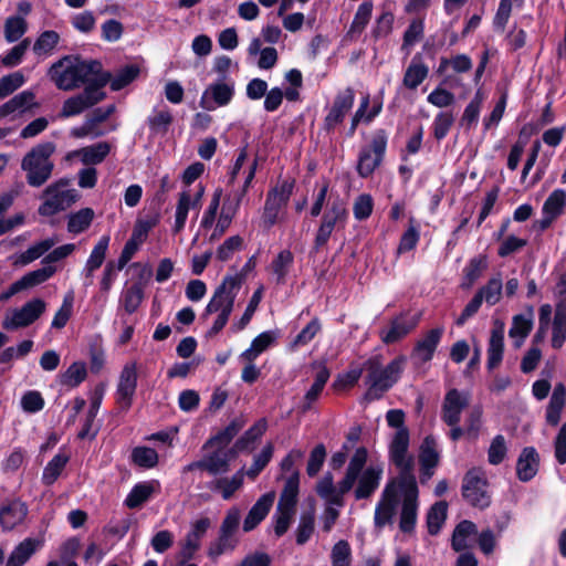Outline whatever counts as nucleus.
<instances>
[{"mask_svg":"<svg viewBox=\"0 0 566 566\" xmlns=\"http://www.w3.org/2000/svg\"><path fill=\"white\" fill-rule=\"evenodd\" d=\"M410 434L408 429L395 431L389 443V459L399 470L382 490L375 509V525L384 527L391 523L398 506L400 510L399 527L409 533L415 528L418 511V486L413 474L415 459L409 453Z\"/></svg>","mask_w":566,"mask_h":566,"instance_id":"obj_1","label":"nucleus"},{"mask_svg":"<svg viewBox=\"0 0 566 566\" xmlns=\"http://www.w3.org/2000/svg\"><path fill=\"white\" fill-rule=\"evenodd\" d=\"M48 77L61 91H74L82 85L105 86L109 76L103 72L99 62L65 55L48 70Z\"/></svg>","mask_w":566,"mask_h":566,"instance_id":"obj_2","label":"nucleus"},{"mask_svg":"<svg viewBox=\"0 0 566 566\" xmlns=\"http://www.w3.org/2000/svg\"><path fill=\"white\" fill-rule=\"evenodd\" d=\"M256 170V161H254L250 168V171L245 178L242 189L234 190L228 193L222 201V189L218 188L213 191L211 200L203 211L200 220V228L210 229L213 227L210 240H217L222 237L226 231L230 228L233 219L235 218L242 199L244 198Z\"/></svg>","mask_w":566,"mask_h":566,"instance_id":"obj_3","label":"nucleus"},{"mask_svg":"<svg viewBox=\"0 0 566 566\" xmlns=\"http://www.w3.org/2000/svg\"><path fill=\"white\" fill-rule=\"evenodd\" d=\"M242 282V274L227 275L213 292L202 314V318L211 314H217L212 326L208 331L209 336L217 335L227 325Z\"/></svg>","mask_w":566,"mask_h":566,"instance_id":"obj_4","label":"nucleus"},{"mask_svg":"<svg viewBox=\"0 0 566 566\" xmlns=\"http://www.w3.org/2000/svg\"><path fill=\"white\" fill-rule=\"evenodd\" d=\"M406 359L398 357L387 366L382 365L380 356L370 357L365 361L367 370L366 385L368 387L366 398L369 400L379 399L400 378Z\"/></svg>","mask_w":566,"mask_h":566,"instance_id":"obj_5","label":"nucleus"},{"mask_svg":"<svg viewBox=\"0 0 566 566\" xmlns=\"http://www.w3.org/2000/svg\"><path fill=\"white\" fill-rule=\"evenodd\" d=\"M54 150L55 145L46 142L36 145L23 157L21 168L31 187H41L50 179L54 168L51 160Z\"/></svg>","mask_w":566,"mask_h":566,"instance_id":"obj_6","label":"nucleus"},{"mask_svg":"<svg viewBox=\"0 0 566 566\" xmlns=\"http://www.w3.org/2000/svg\"><path fill=\"white\" fill-rule=\"evenodd\" d=\"M361 455L352 457L346 469L345 476L337 485L334 484L331 474L324 475L316 485L317 494L324 500L325 505L344 506V495L355 486L357 471L361 464Z\"/></svg>","mask_w":566,"mask_h":566,"instance_id":"obj_7","label":"nucleus"},{"mask_svg":"<svg viewBox=\"0 0 566 566\" xmlns=\"http://www.w3.org/2000/svg\"><path fill=\"white\" fill-rule=\"evenodd\" d=\"M361 455L363 461L357 471V478L355 479L354 496L356 500L369 499L380 485L384 475V465L381 463L367 462V450L365 448H358L352 457Z\"/></svg>","mask_w":566,"mask_h":566,"instance_id":"obj_8","label":"nucleus"},{"mask_svg":"<svg viewBox=\"0 0 566 566\" xmlns=\"http://www.w3.org/2000/svg\"><path fill=\"white\" fill-rule=\"evenodd\" d=\"M294 180L285 179L277 182L266 195L261 217L262 226L272 228L282 219V212L293 193Z\"/></svg>","mask_w":566,"mask_h":566,"instance_id":"obj_9","label":"nucleus"},{"mask_svg":"<svg viewBox=\"0 0 566 566\" xmlns=\"http://www.w3.org/2000/svg\"><path fill=\"white\" fill-rule=\"evenodd\" d=\"M66 180H60L51 184L42 193L43 202L39 207V213L44 217H51L60 211L67 209L77 200L75 189H70Z\"/></svg>","mask_w":566,"mask_h":566,"instance_id":"obj_10","label":"nucleus"},{"mask_svg":"<svg viewBox=\"0 0 566 566\" xmlns=\"http://www.w3.org/2000/svg\"><path fill=\"white\" fill-rule=\"evenodd\" d=\"M46 310L41 298H33L20 308L8 312L2 321V327L8 331L19 329L33 324Z\"/></svg>","mask_w":566,"mask_h":566,"instance_id":"obj_11","label":"nucleus"},{"mask_svg":"<svg viewBox=\"0 0 566 566\" xmlns=\"http://www.w3.org/2000/svg\"><path fill=\"white\" fill-rule=\"evenodd\" d=\"M387 147L385 130H377L368 147L361 149L358 158L357 170L361 177H368L379 166Z\"/></svg>","mask_w":566,"mask_h":566,"instance_id":"obj_12","label":"nucleus"},{"mask_svg":"<svg viewBox=\"0 0 566 566\" xmlns=\"http://www.w3.org/2000/svg\"><path fill=\"white\" fill-rule=\"evenodd\" d=\"M462 494L472 505L484 509L491 499L488 492L485 473L481 469L470 470L463 480Z\"/></svg>","mask_w":566,"mask_h":566,"instance_id":"obj_13","label":"nucleus"},{"mask_svg":"<svg viewBox=\"0 0 566 566\" xmlns=\"http://www.w3.org/2000/svg\"><path fill=\"white\" fill-rule=\"evenodd\" d=\"M235 93L233 80H218L209 84L200 98V106L206 111H214L218 107L229 105Z\"/></svg>","mask_w":566,"mask_h":566,"instance_id":"obj_14","label":"nucleus"},{"mask_svg":"<svg viewBox=\"0 0 566 566\" xmlns=\"http://www.w3.org/2000/svg\"><path fill=\"white\" fill-rule=\"evenodd\" d=\"M202 458L184 467L182 472L205 470L211 475L223 474L229 471L230 458L226 449L214 446L209 450L202 449Z\"/></svg>","mask_w":566,"mask_h":566,"instance_id":"obj_15","label":"nucleus"},{"mask_svg":"<svg viewBox=\"0 0 566 566\" xmlns=\"http://www.w3.org/2000/svg\"><path fill=\"white\" fill-rule=\"evenodd\" d=\"M104 86L87 85L84 91L64 101L60 116L72 117L97 104L105 97Z\"/></svg>","mask_w":566,"mask_h":566,"instance_id":"obj_16","label":"nucleus"},{"mask_svg":"<svg viewBox=\"0 0 566 566\" xmlns=\"http://www.w3.org/2000/svg\"><path fill=\"white\" fill-rule=\"evenodd\" d=\"M205 193V187L198 185L196 192L191 193L189 189L182 190L176 203L175 221L172 231L179 233L185 229L189 211L191 209H198L201 206V199Z\"/></svg>","mask_w":566,"mask_h":566,"instance_id":"obj_17","label":"nucleus"},{"mask_svg":"<svg viewBox=\"0 0 566 566\" xmlns=\"http://www.w3.org/2000/svg\"><path fill=\"white\" fill-rule=\"evenodd\" d=\"M138 366L136 361H128L124 365L117 381V402L124 409L132 406L137 388Z\"/></svg>","mask_w":566,"mask_h":566,"instance_id":"obj_18","label":"nucleus"},{"mask_svg":"<svg viewBox=\"0 0 566 566\" xmlns=\"http://www.w3.org/2000/svg\"><path fill=\"white\" fill-rule=\"evenodd\" d=\"M355 102V92L353 88L347 87L343 91H339L325 118H324V127L327 130L334 129L338 126L345 118L346 114L352 109Z\"/></svg>","mask_w":566,"mask_h":566,"instance_id":"obj_19","label":"nucleus"},{"mask_svg":"<svg viewBox=\"0 0 566 566\" xmlns=\"http://www.w3.org/2000/svg\"><path fill=\"white\" fill-rule=\"evenodd\" d=\"M210 525L211 522L208 517H202L191 523L190 530L185 538L180 541V557L182 562L193 558Z\"/></svg>","mask_w":566,"mask_h":566,"instance_id":"obj_20","label":"nucleus"},{"mask_svg":"<svg viewBox=\"0 0 566 566\" xmlns=\"http://www.w3.org/2000/svg\"><path fill=\"white\" fill-rule=\"evenodd\" d=\"M469 405V395L458 389H451L447 392L443 403L441 418L448 426H454L460 422L461 413Z\"/></svg>","mask_w":566,"mask_h":566,"instance_id":"obj_21","label":"nucleus"},{"mask_svg":"<svg viewBox=\"0 0 566 566\" xmlns=\"http://www.w3.org/2000/svg\"><path fill=\"white\" fill-rule=\"evenodd\" d=\"M566 205V192L562 189L554 190L543 205V216L534 222V228L539 231L546 230L552 222L563 213Z\"/></svg>","mask_w":566,"mask_h":566,"instance_id":"obj_22","label":"nucleus"},{"mask_svg":"<svg viewBox=\"0 0 566 566\" xmlns=\"http://www.w3.org/2000/svg\"><path fill=\"white\" fill-rule=\"evenodd\" d=\"M444 328L442 326L428 331L416 344L412 358L418 363H428L432 359L441 342Z\"/></svg>","mask_w":566,"mask_h":566,"instance_id":"obj_23","label":"nucleus"},{"mask_svg":"<svg viewBox=\"0 0 566 566\" xmlns=\"http://www.w3.org/2000/svg\"><path fill=\"white\" fill-rule=\"evenodd\" d=\"M417 325V319L406 315L395 317L388 327L380 331V338L386 344H392L403 338Z\"/></svg>","mask_w":566,"mask_h":566,"instance_id":"obj_24","label":"nucleus"},{"mask_svg":"<svg viewBox=\"0 0 566 566\" xmlns=\"http://www.w3.org/2000/svg\"><path fill=\"white\" fill-rule=\"evenodd\" d=\"M275 500V493L269 492L262 495L255 504L250 509L243 522V531L250 532L254 530L269 514Z\"/></svg>","mask_w":566,"mask_h":566,"instance_id":"obj_25","label":"nucleus"},{"mask_svg":"<svg viewBox=\"0 0 566 566\" xmlns=\"http://www.w3.org/2000/svg\"><path fill=\"white\" fill-rule=\"evenodd\" d=\"M160 490V483L157 480L144 481L135 484L128 495L126 496L124 504L128 509H138L146 503L155 493Z\"/></svg>","mask_w":566,"mask_h":566,"instance_id":"obj_26","label":"nucleus"},{"mask_svg":"<svg viewBox=\"0 0 566 566\" xmlns=\"http://www.w3.org/2000/svg\"><path fill=\"white\" fill-rule=\"evenodd\" d=\"M539 465V455L535 448L533 447H526L522 450L517 463H516V474L517 478L523 481L527 482L532 480L537 471Z\"/></svg>","mask_w":566,"mask_h":566,"instance_id":"obj_27","label":"nucleus"},{"mask_svg":"<svg viewBox=\"0 0 566 566\" xmlns=\"http://www.w3.org/2000/svg\"><path fill=\"white\" fill-rule=\"evenodd\" d=\"M243 481L244 473L240 470L230 478L224 476L213 479L207 484V488L212 492L220 493L221 497L228 501L242 488Z\"/></svg>","mask_w":566,"mask_h":566,"instance_id":"obj_28","label":"nucleus"},{"mask_svg":"<svg viewBox=\"0 0 566 566\" xmlns=\"http://www.w3.org/2000/svg\"><path fill=\"white\" fill-rule=\"evenodd\" d=\"M109 241L111 239L108 235H103L94 245L83 270L86 280L85 285L92 284L94 272L102 266L106 256Z\"/></svg>","mask_w":566,"mask_h":566,"instance_id":"obj_29","label":"nucleus"},{"mask_svg":"<svg viewBox=\"0 0 566 566\" xmlns=\"http://www.w3.org/2000/svg\"><path fill=\"white\" fill-rule=\"evenodd\" d=\"M38 107L35 94L30 91H23L0 106V117L14 113H24L31 108Z\"/></svg>","mask_w":566,"mask_h":566,"instance_id":"obj_30","label":"nucleus"},{"mask_svg":"<svg viewBox=\"0 0 566 566\" xmlns=\"http://www.w3.org/2000/svg\"><path fill=\"white\" fill-rule=\"evenodd\" d=\"M504 352V324L500 323L496 325L490 336L488 346V368H496L502 359Z\"/></svg>","mask_w":566,"mask_h":566,"instance_id":"obj_31","label":"nucleus"},{"mask_svg":"<svg viewBox=\"0 0 566 566\" xmlns=\"http://www.w3.org/2000/svg\"><path fill=\"white\" fill-rule=\"evenodd\" d=\"M171 111L166 105L155 106L147 118V124L153 136H164L172 123Z\"/></svg>","mask_w":566,"mask_h":566,"instance_id":"obj_32","label":"nucleus"},{"mask_svg":"<svg viewBox=\"0 0 566 566\" xmlns=\"http://www.w3.org/2000/svg\"><path fill=\"white\" fill-rule=\"evenodd\" d=\"M566 405V389L563 384L555 387L546 409V422L556 427L562 419V413Z\"/></svg>","mask_w":566,"mask_h":566,"instance_id":"obj_33","label":"nucleus"},{"mask_svg":"<svg viewBox=\"0 0 566 566\" xmlns=\"http://www.w3.org/2000/svg\"><path fill=\"white\" fill-rule=\"evenodd\" d=\"M429 67L422 62L419 55L412 57L403 75V86L416 90L428 76Z\"/></svg>","mask_w":566,"mask_h":566,"instance_id":"obj_34","label":"nucleus"},{"mask_svg":"<svg viewBox=\"0 0 566 566\" xmlns=\"http://www.w3.org/2000/svg\"><path fill=\"white\" fill-rule=\"evenodd\" d=\"M346 220L347 209L345 202L337 198L327 207L321 224L334 231L336 228H344Z\"/></svg>","mask_w":566,"mask_h":566,"instance_id":"obj_35","label":"nucleus"},{"mask_svg":"<svg viewBox=\"0 0 566 566\" xmlns=\"http://www.w3.org/2000/svg\"><path fill=\"white\" fill-rule=\"evenodd\" d=\"M28 509L20 501H12L0 510V523L4 530H12L27 516Z\"/></svg>","mask_w":566,"mask_h":566,"instance_id":"obj_36","label":"nucleus"},{"mask_svg":"<svg viewBox=\"0 0 566 566\" xmlns=\"http://www.w3.org/2000/svg\"><path fill=\"white\" fill-rule=\"evenodd\" d=\"M533 326L532 311L528 314H517L512 319L509 336L513 339L514 346L520 348L528 336Z\"/></svg>","mask_w":566,"mask_h":566,"instance_id":"obj_37","label":"nucleus"},{"mask_svg":"<svg viewBox=\"0 0 566 566\" xmlns=\"http://www.w3.org/2000/svg\"><path fill=\"white\" fill-rule=\"evenodd\" d=\"M57 239L55 238H48L40 242H36L35 244L31 245L28 250L20 253L14 258L13 263L15 265H28L31 262L38 260L43 254H45L48 251H50L56 243Z\"/></svg>","mask_w":566,"mask_h":566,"instance_id":"obj_38","label":"nucleus"},{"mask_svg":"<svg viewBox=\"0 0 566 566\" xmlns=\"http://www.w3.org/2000/svg\"><path fill=\"white\" fill-rule=\"evenodd\" d=\"M109 153V145L107 143H97L92 146L81 148L72 151L69 157L78 156L85 165H96L104 160Z\"/></svg>","mask_w":566,"mask_h":566,"instance_id":"obj_39","label":"nucleus"},{"mask_svg":"<svg viewBox=\"0 0 566 566\" xmlns=\"http://www.w3.org/2000/svg\"><path fill=\"white\" fill-rule=\"evenodd\" d=\"M476 534V526L471 521H462L457 525L452 535V547L457 552L471 546L472 537Z\"/></svg>","mask_w":566,"mask_h":566,"instance_id":"obj_40","label":"nucleus"},{"mask_svg":"<svg viewBox=\"0 0 566 566\" xmlns=\"http://www.w3.org/2000/svg\"><path fill=\"white\" fill-rule=\"evenodd\" d=\"M275 336L272 332L261 333L252 340L251 346L240 355V359L244 363H253L272 345Z\"/></svg>","mask_w":566,"mask_h":566,"instance_id":"obj_41","label":"nucleus"},{"mask_svg":"<svg viewBox=\"0 0 566 566\" xmlns=\"http://www.w3.org/2000/svg\"><path fill=\"white\" fill-rule=\"evenodd\" d=\"M331 373L326 366H321L319 370L315 375V379L311 388L304 396V402L302 406L303 411H307L312 408V405L321 396L326 382L328 381Z\"/></svg>","mask_w":566,"mask_h":566,"instance_id":"obj_42","label":"nucleus"},{"mask_svg":"<svg viewBox=\"0 0 566 566\" xmlns=\"http://www.w3.org/2000/svg\"><path fill=\"white\" fill-rule=\"evenodd\" d=\"M294 263V255L290 250H282L271 262V271L277 284H284Z\"/></svg>","mask_w":566,"mask_h":566,"instance_id":"obj_43","label":"nucleus"},{"mask_svg":"<svg viewBox=\"0 0 566 566\" xmlns=\"http://www.w3.org/2000/svg\"><path fill=\"white\" fill-rule=\"evenodd\" d=\"M485 94L478 90L474 97L467 105L461 117V125L468 129L476 126Z\"/></svg>","mask_w":566,"mask_h":566,"instance_id":"obj_44","label":"nucleus"},{"mask_svg":"<svg viewBox=\"0 0 566 566\" xmlns=\"http://www.w3.org/2000/svg\"><path fill=\"white\" fill-rule=\"evenodd\" d=\"M36 549L35 541L28 538L21 542L10 554L6 566H23Z\"/></svg>","mask_w":566,"mask_h":566,"instance_id":"obj_45","label":"nucleus"},{"mask_svg":"<svg viewBox=\"0 0 566 566\" xmlns=\"http://www.w3.org/2000/svg\"><path fill=\"white\" fill-rule=\"evenodd\" d=\"M503 282L500 274L494 275L489 282L478 291L479 296L482 301H485L489 305H495L502 295Z\"/></svg>","mask_w":566,"mask_h":566,"instance_id":"obj_46","label":"nucleus"},{"mask_svg":"<svg viewBox=\"0 0 566 566\" xmlns=\"http://www.w3.org/2000/svg\"><path fill=\"white\" fill-rule=\"evenodd\" d=\"M438 453L433 447L429 446L428 440L421 448L419 455L421 464V480H429L433 474V468L438 464Z\"/></svg>","mask_w":566,"mask_h":566,"instance_id":"obj_47","label":"nucleus"},{"mask_svg":"<svg viewBox=\"0 0 566 566\" xmlns=\"http://www.w3.org/2000/svg\"><path fill=\"white\" fill-rule=\"evenodd\" d=\"M241 424L237 421L231 422L228 427H226L222 431H220L214 437L210 438L202 447L203 450H209L218 446L220 448L226 449L227 446L231 442V440L238 434L241 430Z\"/></svg>","mask_w":566,"mask_h":566,"instance_id":"obj_48","label":"nucleus"},{"mask_svg":"<svg viewBox=\"0 0 566 566\" xmlns=\"http://www.w3.org/2000/svg\"><path fill=\"white\" fill-rule=\"evenodd\" d=\"M332 566H352L353 553L349 543L345 539L336 542L331 549Z\"/></svg>","mask_w":566,"mask_h":566,"instance_id":"obj_49","label":"nucleus"},{"mask_svg":"<svg viewBox=\"0 0 566 566\" xmlns=\"http://www.w3.org/2000/svg\"><path fill=\"white\" fill-rule=\"evenodd\" d=\"M69 461V457L64 453H57L53 457V459L46 464L43 470L42 481L46 485L53 484L63 469L65 468Z\"/></svg>","mask_w":566,"mask_h":566,"instance_id":"obj_50","label":"nucleus"},{"mask_svg":"<svg viewBox=\"0 0 566 566\" xmlns=\"http://www.w3.org/2000/svg\"><path fill=\"white\" fill-rule=\"evenodd\" d=\"M60 42L56 31L48 30L42 32L33 44V51L38 55H50Z\"/></svg>","mask_w":566,"mask_h":566,"instance_id":"obj_51","label":"nucleus"},{"mask_svg":"<svg viewBox=\"0 0 566 566\" xmlns=\"http://www.w3.org/2000/svg\"><path fill=\"white\" fill-rule=\"evenodd\" d=\"M56 269L52 265H45L41 269L31 271L23 275L19 281L20 285L23 290L34 287L41 283L48 281L54 273Z\"/></svg>","mask_w":566,"mask_h":566,"instance_id":"obj_52","label":"nucleus"},{"mask_svg":"<svg viewBox=\"0 0 566 566\" xmlns=\"http://www.w3.org/2000/svg\"><path fill=\"white\" fill-rule=\"evenodd\" d=\"M237 545L238 538L235 536L220 532L219 537L210 544L208 548V556L216 559L222 554L233 551Z\"/></svg>","mask_w":566,"mask_h":566,"instance_id":"obj_53","label":"nucleus"},{"mask_svg":"<svg viewBox=\"0 0 566 566\" xmlns=\"http://www.w3.org/2000/svg\"><path fill=\"white\" fill-rule=\"evenodd\" d=\"M566 337V308L558 304L553 323V346L559 348L563 346Z\"/></svg>","mask_w":566,"mask_h":566,"instance_id":"obj_54","label":"nucleus"},{"mask_svg":"<svg viewBox=\"0 0 566 566\" xmlns=\"http://www.w3.org/2000/svg\"><path fill=\"white\" fill-rule=\"evenodd\" d=\"M94 218L91 208H84L69 217L67 230L72 233H81L86 230Z\"/></svg>","mask_w":566,"mask_h":566,"instance_id":"obj_55","label":"nucleus"},{"mask_svg":"<svg viewBox=\"0 0 566 566\" xmlns=\"http://www.w3.org/2000/svg\"><path fill=\"white\" fill-rule=\"evenodd\" d=\"M28 24L20 15L9 17L4 22V38L12 43L18 41L27 32Z\"/></svg>","mask_w":566,"mask_h":566,"instance_id":"obj_56","label":"nucleus"},{"mask_svg":"<svg viewBox=\"0 0 566 566\" xmlns=\"http://www.w3.org/2000/svg\"><path fill=\"white\" fill-rule=\"evenodd\" d=\"M73 304H74V292L69 291L64 297L61 307L55 313L51 327L52 328H63L66 323L69 322L72 311H73Z\"/></svg>","mask_w":566,"mask_h":566,"instance_id":"obj_57","label":"nucleus"},{"mask_svg":"<svg viewBox=\"0 0 566 566\" xmlns=\"http://www.w3.org/2000/svg\"><path fill=\"white\" fill-rule=\"evenodd\" d=\"M298 494V472H293L285 482L279 505L295 507Z\"/></svg>","mask_w":566,"mask_h":566,"instance_id":"obj_58","label":"nucleus"},{"mask_svg":"<svg viewBox=\"0 0 566 566\" xmlns=\"http://www.w3.org/2000/svg\"><path fill=\"white\" fill-rule=\"evenodd\" d=\"M447 509L446 502H437L430 509L427 515V524L431 535H436L440 531L447 517Z\"/></svg>","mask_w":566,"mask_h":566,"instance_id":"obj_59","label":"nucleus"},{"mask_svg":"<svg viewBox=\"0 0 566 566\" xmlns=\"http://www.w3.org/2000/svg\"><path fill=\"white\" fill-rule=\"evenodd\" d=\"M454 123V116L452 112L443 111L439 112L432 122V134L437 140L443 139L450 132Z\"/></svg>","mask_w":566,"mask_h":566,"instance_id":"obj_60","label":"nucleus"},{"mask_svg":"<svg viewBox=\"0 0 566 566\" xmlns=\"http://www.w3.org/2000/svg\"><path fill=\"white\" fill-rule=\"evenodd\" d=\"M109 76L108 82L113 91H119L130 84L139 74V69L135 65H128L119 70L114 77Z\"/></svg>","mask_w":566,"mask_h":566,"instance_id":"obj_61","label":"nucleus"},{"mask_svg":"<svg viewBox=\"0 0 566 566\" xmlns=\"http://www.w3.org/2000/svg\"><path fill=\"white\" fill-rule=\"evenodd\" d=\"M132 459L138 467L150 469L157 465L158 453L148 447H136L132 452Z\"/></svg>","mask_w":566,"mask_h":566,"instance_id":"obj_62","label":"nucleus"},{"mask_svg":"<svg viewBox=\"0 0 566 566\" xmlns=\"http://www.w3.org/2000/svg\"><path fill=\"white\" fill-rule=\"evenodd\" d=\"M25 83L21 71H15L0 78V98H4L19 90Z\"/></svg>","mask_w":566,"mask_h":566,"instance_id":"obj_63","label":"nucleus"},{"mask_svg":"<svg viewBox=\"0 0 566 566\" xmlns=\"http://www.w3.org/2000/svg\"><path fill=\"white\" fill-rule=\"evenodd\" d=\"M86 375L87 371L85 364L78 361L73 363L63 374L62 384L70 387H76L86 378Z\"/></svg>","mask_w":566,"mask_h":566,"instance_id":"obj_64","label":"nucleus"}]
</instances>
